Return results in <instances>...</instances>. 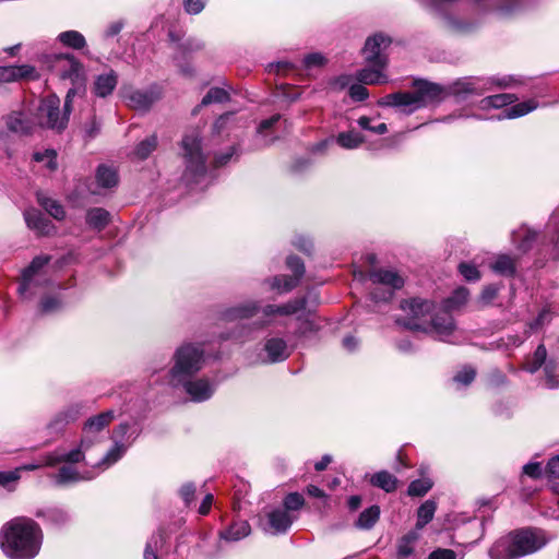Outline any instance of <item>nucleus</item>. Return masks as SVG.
Masks as SVG:
<instances>
[{"label": "nucleus", "instance_id": "obj_1", "mask_svg": "<svg viewBox=\"0 0 559 559\" xmlns=\"http://www.w3.org/2000/svg\"><path fill=\"white\" fill-rule=\"evenodd\" d=\"M41 544V528L29 518H14L1 528L0 546L10 559H33L38 555Z\"/></svg>", "mask_w": 559, "mask_h": 559}, {"label": "nucleus", "instance_id": "obj_2", "mask_svg": "<svg viewBox=\"0 0 559 559\" xmlns=\"http://www.w3.org/2000/svg\"><path fill=\"white\" fill-rule=\"evenodd\" d=\"M401 308L407 316L397 319V324L413 331L435 332L439 340L451 342L450 336L454 332L455 325L449 312L444 311L433 316V302L420 298L405 300Z\"/></svg>", "mask_w": 559, "mask_h": 559}, {"label": "nucleus", "instance_id": "obj_3", "mask_svg": "<svg viewBox=\"0 0 559 559\" xmlns=\"http://www.w3.org/2000/svg\"><path fill=\"white\" fill-rule=\"evenodd\" d=\"M306 298L289 300L284 305H266L262 307L259 301L248 300L226 309L223 313L225 320L251 319L261 313L253 322V329L261 330L274 323L276 316H290L306 308Z\"/></svg>", "mask_w": 559, "mask_h": 559}, {"label": "nucleus", "instance_id": "obj_4", "mask_svg": "<svg viewBox=\"0 0 559 559\" xmlns=\"http://www.w3.org/2000/svg\"><path fill=\"white\" fill-rule=\"evenodd\" d=\"M547 538L542 530L521 528L498 539L489 549L490 559H518L542 549Z\"/></svg>", "mask_w": 559, "mask_h": 559}, {"label": "nucleus", "instance_id": "obj_5", "mask_svg": "<svg viewBox=\"0 0 559 559\" xmlns=\"http://www.w3.org/2000/svg\"><path fill=\"white\" fill-rule=\"evenodd\" d=\"M185 162L182 179L187 185L198 183L206 174V157L202 152L200 131L187 132L181 141Z\"/></svg>", "mask_w": 559, "mask_h": 559}, {"label": "nucleus", "instance_id": "obj_6", "mask_svg": "<svg viewBox=\"0 0 559 559\" xmlns=\"http://www.w3.org/2000/svg\"><path fill=\"white\" fill-rule=\"evenodd\" d=\"M175 364L169 370V383L173 386L180 385L199 372L204 364V349L201 345L187 343L181 345L174 355Z\"/></svg>", "mask_w": 559, "mask_h": 559}, {"label": "nucleus", "instance_id": "obj_7", "mask_svg": "<svg viewBox=\"0 0 559 559\" xmlns=\"http://www.w3.org/2000/svg\"><path fill=\"white\" fill-rule=\"evenodd\" d=\"M74 94V90L68 91L64 100L63 112L60 110V99L58 96L49 95L41 99L36 111L37 124L43 128L56 131L63 130L67 127L69 120V115L71 112V102Z\"/></svg>", "mask_w": 559, "mask_h": 559}, {"label": "nucleus", "instance_id": "obj_8", "mask_svg": "<svg viewBox=\"0 0 559 559\" xmlns=\"http://www.w3.org/2000/svg\"><path fill=\"white\" fill-rule=\"evenodd\" d=\"M50 257L37 255L31 264L22 271L17 292L24 299H31L37 294V288L46 286L48 280L45 266L49 263Z\"/></svg>", "mask_w": 559, "mask_h": 559}, {"label": "nucleus", "instance_id": "obj_9", "mask_svg": "<svg viewBox=\"0 0 559 559\" xmlns=\"http://www.w3.org/2000/svg\"><path fill=\"white\" fill-rule=\"evenodd\" d=\"M510 84L509 79H486V78H463L453 82L449 86V94L460 98L466 99L469 96H479L493 90V86L507 87Z\"/></svg>", "mask_w": 559, "mask_h": 559}, {"label": "nucleus", "instance_id": "obj_10", "mask_svg": "<svg viewBox=\"0 0 559 559\" xmlns=\"http://www.w3.org/2000/svg\"><path fill=\"white\" fill-rule=\"evenodd\" d=\"M369 278L374 285H381L384 288H374L371 292V298L374 301H388L393 297L396 289L404 285L403 277L393 270L379 269L370 272Z\"/></svg>", "mask_w": 559, "mask_h": 559}, {"label": "nucleus", "instance_id": "obj_11", "mask_svg": "<svg viewBox=\"0 0 559 559\" xmlns=\"http://www.w3.org/2000/svg\"><path fill=\"white\" fill-rule=\"evenodd\" d=\"M130 429L128 423H122L114 429L111 436L114 447L104 455L102 461L97 463L98 466L107 468L123 456L127 449L138 437V432H130Z\"/></svg>", "mask_w": 559, "mask_h": 559}, {"label": "nucleus", "instance_id": "obj_12", "mask_svg": "<svg viewBox=\"0 0 559 559\" xmlns=\"http://www.w3.org/2000/svg\"><path fill=\"white\" fill-rule=\"evenodd\" d=\"M392 44V38L383 33H376L366 39L362 55L368 64L386 68V49Z\"/></svg>", "mask_w": 559, "mask_h": 559}, {"label": "nucleus", "instance_id": "obj_13", "mask_svg": "<svg viewBox=\"0 0 559 559\" xmlns=\"http://www.w3.org/2000/svg\"><path fill=\"white\" fill-rule=\"evenodd\" d=\"M115 417V412L111 409L90 417L83 426L82 447L91 448L100 442V432L109 426Z\"/></svg>", "mask_w": 559, "mask_h": 559}, {"label": "nucleus", "instance_id": "obj_14", "mask_svg": "<svg viewBox=\"0 0 559 559\" xmlns=\"http://www.w3.org/2000/svg\"><path fill=\"white\" fill-rule=\"evenodd\" d=\"M295 520V514L278 507L266 512L264 519L261 520L260 525L265 533L278 535L285 534Z\"/></svg>", "mask_w": 559, "mask_h": 559}, {"label": "nucleus", "instance_id": "obj_15", "mask_svg": "<svg viewBox=\"0 0 559 559\" xmlns=\"http://www.w3.org/2000/svg\"><path fill=\"white\" fill-rule=\"evenodd\" d=\"M122 96L129 107L135 110H148L160 98L162 91L156 85L145 90L123 88Z\"/></svg>", "mask_w": 559, "mask_h": 559}, {"label": "nucleus", "instance_id": "obj_16", "mask_svg": "<svg viewBox=\"0 0 559 559\" xmlns=\"http://www.w3.org/2000/svg\"><path fill=\"white\" fill-rule=\"evenodd\" d=\"M263 352L265 357L262 358V361L267 364L284 361L290 355L287 342L280 336L267 337L263 345Z\"/></svg>", "mask_w": 559, "mask_h": 559}, {"label": "nucleus", "instance_id": "obj_17", "mask_svg": "<svg viewBox=\"0 0 559 559\" xmlns=\"http://www.w3.org/2000/svg\"><path fill=\"white\" fill-rule=\"evenodd\" d=\"M185 388L186 393L190 396L193 402H204L209 400L214 391L215 384L210 382L207 379H187L180 383Z\"/></svg>", "mask_w": 559, "mask_h": 559}, {"label": "nucleus", "instance_id": "obj_18", "mask_svg": "<svg viewBox=\"0 0 559 559\" xmlns=\"http://www.w3.org/2000/svg\"><path fill=\"white\" fill-rule=\"evenodd\" d=\"M380 105L408 108L409 112L420 108L415 91L389 94L381 99Z\"/></svg>", "mask_w": 559, "mask_h": 559}, {"label": "nucleus", "instance_id": "obj_19", "mask_svg": "<svg viewBox=\"0 0 559 559\" xmlns=\"http://www.w3.org/2000/svg\"><path fill=\"white\" fill-rule=\"evenodd\" d=\"M24 218L29 229L39 236H48L55 230L53 224L38 210L29 209L24 212Z\"/></svg>", "mask_w": 559, "mask_h": 559}, {"label": "nucleus", "instance_id": "obj_20", "mask_svg": "<svg viewBox=\"0 0 559 559\" xmlns=\"http://www.w3.org/2000/svg\"><path fill=\"white\" fill-rule=\"evenodd\" d=\"M247 120L237 117L234 112H226L217 118L213 126V133L221 136H230L236 128L246 127Z\"/></svg>", "mask_w": 559, "mask_h": 559}, {"label": "nucleus", "instance_id": "obj_21", "mask_svg": "<svg viewBox=\"0 0 559 559\" xmlns=\"http://www.w3.org/2000/svg\"><path fill=\"white\" fill-rule=\"evenodd\" d=\"M82 404H73L59 412L49 423L48 428L52 431H61L70 423L75 421L83 413Z\"/></svg>", "mask_w": 559, "mask_h": 559}, {"label": "nucleus", "instance_id": "obj_22", "mask_svg": "<svg viewBox=\"0 0 559 559\" xmlns=\"http://www.w3.org/2000/svg\"><path fill=\"white\" fill-rule=\"evenodd\" d=\"M415 92L421 108L432 102L439 100L442 95V87L438 84L420 81L416 83Z\"/></svg>", "mask_w": 559, "mask_h": 559}, {"label": "nucleus", "instance_id": "obj_23", "mask_svg": "<svg viewBox=\"0 0 559 559\" xmlns=\"http://www.w3.org/2000/svg\"><path fill=\"white\" fill-rule=\"evenodd\" d=\"M419 539V532L412 530L399 538L396 543L397 559H407L414 554L415 546Z\"/></svg>", "mask_w": 559, "mask_h": 559}, {"label": "nucleus", "instance_id": "obj_24", "mask_svg": "<svg viewBox=\"0 0 559 559\" xmlns=\"http://www.w3.org/2000/svg\"><path fill=\"white\" fill-rule=\"evenodd\" d=\"M118 83L117 74L114 71L99 74L94 82L93 92L98 97H106L110 95L116 88Z\"/></svg>", "mask_w": 559, "mask_h": 559}, {"label": "nucleus", "instance_id": "obj_25", "mask_svg": "<svg viewBox=\"0 0 559 559\" xmlns=\"http://www.w3.org/2000/svg\"><path fill=\"white\" fill-rule=\"evenodd\" d=\"M90 448L82 447V441L80 442V445L76 449H73L72 451L68 453H55L47 455V464L49 466L56 465L60 462H68V463H79L84 460V453Z\"/></svg>", "mask_w": 559, "mask_h": 559}, {"label": "nucleus", "instance_id": "obj_26", "mask_svg": "<svg viewBox=\"0 0 559 559\" xmlns=\"http://www.w3.org/2000/svg\"><path fill=\"white\" fill-rule=\"evenodd\" d=\"M35 69L31 66L0 67V82H13L19 79L28 78Z\"/></svg>", "mask_w": 559, "mask_h": 559}, {"label": "nucleus", "instance_id": "obj_27", "mask_svg": "<svg viewBox=\"0 0 559 559\" xmlns=\"http://www.w3.org/2000/svg\"><path fill=\"white\" fill-rule=\"evenodd\" d=\"M361 69L357 73V80L362 84H382L388 81L386 75L384 74L383 70L385 68H379L376 66Z\"/></svg>", "mask_w": 559, "mask_h": 559}, {"label": "nucleus", "instance_id": "obj_28", "mask_svg": "<svg viewBox=\"0 0 559 559\" xmlns=\"http://www.w3.org/2000/svg\"><path fill=\"white\" fill-rule=\"evenodd\" d=\"M251 527L247 521L234 522L228 528L221 532V537L229 542H238L247 537Z\"/></svg>", "mask_w": 559, "mask_h": 559}, {"label": "nucleus", "instance_id": "obj_29", "mask_svg": "<svg viewBox=\"0 0 559 559\" xmlns=\"http://www.w3.org/2000/svg\"><path fill=\"white\" fill-rule=\"evenodd\" d=\"M538 107V103L535 99H528L519 104L513 105L512 107L506 109L501 115H499L498 119H514L522 116H525Z\"/></svg>", "mask_w": 559, "mask_h": 559}, {"label": "nucleus", "instance_id": "obj_30", "mask_svg": "<svg viewBox=\"0 0 559 559\" xmlns=\"http://www.w3.org/2000/svg\"><path fill=\"white\" fill-rule=\"evenodd\" d=\"M518 100V97L514 94L503 93L490 95L483 98L479 102L480 109H489V108H502L507 105H511Z\"/></svg>", "mask_w": 559, "mask_h": 559}, {"label": "nucleus", "instance_id": "obj_31", "mask_svg": "<svg viewBox=\"0 0 559 559\" xmlns=\"http://www.w3.org/2000/svg\"><path fill=\"white\" fill-rule=\"evenodd\" d=\"M110 221V214L108 211L102 207H94L86 213L87 225L96 230H103Z\"/></svg>", "mask_w": 559, "mask_h": 559}, {"label": "nucleus", "instance_id": "obj_32", "mask_svg": "<svg viewBox=\"0 0 559 559\" xmlns=\"http://www.w3.org/2000/svg\"><path fill=\"white\" fill-rule=\"evenodd\" d=\"M489 267L496 274L501 276H513L515 273V262L507 254L498 255L492 262H490Z\"/></svg>", "mask_w": 559, "mask_h": 559}, {"label": "nucleus", "instance_id": "obj_33", "mask_svg": "<svg viewBox=\"0 0 559 559\" xmlns=\"http://www.w3.org/2000/svg\"><path fill=\"white\" fill-rule=\"evenodd\" d=\"M7 126L11 131L21 134H28L33 130V123L29 122L22 112H12L7 117Z\"/></svg>", "mask_w": 559, "mask_h": 559}, {"label": "nucleus", "instance_id": "obj_34", "mask_svg": "<svg viewBox=\"0 0 559 559\" xmlns=\"http://www.w3.org/2000/svg\"><path fill=\"white\" fill-rule=\"evenodd\" d=\"M37 518H43L49 523L60 526L66 524L70 516L67 511L61 508L51 507L36 512Z\"/></svg>", "mask_w": 559, "mask_h": 559}, {"label": "nucleus", "instance_id": "obj_35", "mask_svg": "<svg viewBox=\"0 0 559 559\" xmlns=\"http://www.w3.org/2000/svg\"><path fill=\"white\" fill-rule=\"evenodd\" d=\"M166 542L165 534L162 530L154 533L146 542L144 549V559H158V552Z\"/></svg>", "mask_w": 559, "mask_h": 559}, {"label": "nucleus", "instance_id": "obj_36", "mask_svg": "<svg viewBox=\"0 0 559 559\" xmlns=\"http://www.w3.org/2000/svg\"><path fill=\"white\" fill-rule=\"evenodd\" d=\"M370 483L386 492H393L396 489L397 479L391 473L381 471L371 476Z\"/></svg>", "mask_w": 559, "mask_h": 559}, {"label": "nucleus", "instance_id": "obj_37", "mask_svg": "<svg viewBox=\"0 0 559 559\" xmlns=\"http://www.w3.org/2000/svg\"><path fill=\"white\" fill-rule=\"evenodd\" d=\"M437 510V503L432 500H426L417 510V523L416 528L419 532L424 528L435 515Z\"/></svg>", "mask_w": 559, "mask_h": 559}, {"label": "nucleus", "instance_id": "obj_38", "mask_svg": "<svg viewBox=\"0 0 559 559\" xmlns=\"http://www.w3.org/2000/svg\"><path fill=\"white\" fill-rule=\"evenodd\" d=\"M299 283L298 276L277 275L270 280L271 288L284 294L293 290Z\"/></svg>", "mask_w": 559, "mask_h": 559}, {"label": "nucleus", "instance_id": "obj_39", "mask_svg": "<svg viewBox=\"0 0 559 559\" xmlns=\"http://www.w3.org/2000/svg\"><path fill=\"white\" fill-rule=\"evenodd\" d=\"M38 203L51 215L53 218L60 221L64 218L66 212L63 206L56 200L43 194H37Z\"/></svg>", "mask_w": 559, "mask_h": 559}, {"label": "nucleus", "instance_id": "obj_40", "mask_svg": "<svg viewBox=\"0 0 559 559\" xmlns=\"http://www.w3.org/2000/svg\"><path fill=\"white\" fill-rule=\"evenodd\" d=\"M96 182L102 188H112L118 183V175L115 169L100 165L96 171Z\"/></svg>", "mask_w": 559, "mask_h": 559}, {"label": "nucleus", "instance_id": "obj_41", "mask_svg": "<svg viewBox=\"0 0 559 559\" xmlns=\"http://www.w3.org/2000/svg\"><path fill=\"white\" fill-rule=\"evenodd\" d=\"M379 516L380 508L378 506H371L359 514L356 526L362 530H369L376 524Z\"/></svg>", "mask_w": 559, "mask_h": 559}, {"label": "nucleus", "instance_id": "obj_42", "mask_svg": "<svg viewBox=\"0 0 559 559\" xmlns=\"http://www.w3.org/2000/svg\"><path fill=\"white\" fill-rule=\"evenodd\" d=\"M157 147V136L152 134L141 141L134 148L133 155L140 159H146Z\"/></svg>", "mask_w": 559, "mask_h": 559}, {"label": "nucleus", "instance_id": "obj_43", "mask_svg": "<svg viewBox=\"0 0 559 559\" xmlns=\"http://www.w3.org/2000/svg\"><path fill=\"white\" fill-rule=\"evenodd\" d=\"M58 39L68 47L82 49L86 45L84 36L78 31H67L59 34Z\"/></svg>", "mask_w": 559, "mask_h": 559}, {"label": "nucleus", "instance_id": "obj_44", "mask_svg": "<svg viewBox=\"0 0 559 559\" xmlns=\"http://www.w3.org/2000/svg\"><path fill=\"white\" fill-rule=\"evenodd\" d=\"M58 60L60 63H63L64 66H69V70L64 71L61 74V76L63 79H66V78L73 79V78L79 76V74L82 70V66L72 55H69V53L60 55Z\"/></svg>", "mask_w": 559, "mask_h": 559}, {"label": "nucleus", "instance_id": "obj_45", "mask_svg": "<svg viewBox=\"0 0 559 559\" xmlns=\"http://www.w3.org/2000/svg\"><path fill=\"white\" fill-rule=\"evenodd\" d=\"M336 142L344 148L353 150L358 147L364 142V139L358 132L348 131L340 133Z\"/></svg>", "mask_w": 559, "mask_h": 559}, {"label": "nucleus", "instance_id": "obj_46", "mask_svg": "<svg viewBox=\"0 0 559 559\" xmlns=\"http://www.w3.org/2000/svg\"><path fill=\"white\" fill-rule=\"evenodd\" d=\"M229 99V94L226 90L221 87H212L209 90L206 95L202 98L201 106H207L210 104H221Z\"/></svg>", "mask_w": 559, "mask_h": 559}, {"label": "nucleus", "instance_id": "obj_47", "mask_svg": "<svg viewBox=\"0 0 559 559\" xmlns=\"http://www.w3.org/2000/svg\"><path fill=\"white\" fill-rule=\"evenodd\" d=\"M469 297V292L465 287H459L455 289L451 297H449L445 301V307L448 309H456L461 306L465 305Z\"/></svg>", "mask_w": 559, "mask_h": 559}, {"label": "nucleus", "instance_id": "obj_48", "mask_svg": "<svg viewBox=\"0 0 559 559\" xmlns=\"http://www.w3.org/2000/svg\"><path fill=\"white\" fill-rule=\"evenodd\" d=\"M20 478L21 468H15L14 471L8 472H0V486L8 489L9 491H13Z\"/></svg>", "mask_w": 559, "mask_h": 559}, {"label": "nucleus", "instance_id": "obj_49", "mask_svg": "<svg viewBox=\"0 0 559 559\" xmlns=\"http://www.w3.org/2000/svg\"><path fill=\"white\" fill-rule=\"evenodd\" d=\"M432 481L428 478L413 480L407 489L409 496L421 497L430 490Z\"/></svg>", "mask_w": 559, "mask_h": 559}, {"label": "nucleus", "instance_id": "obj_50", "mask_svg": "<svg viewBox=\"0 0 559 559\" xmlns=\"http://www.w3.org/2000/svg\"><path fill=\"white\" fill-rule=\"evenodd\" d=\"M56 157L57 154L53 150H46L34 154V159L38 163H44L45 167L50 171L57 169Z\"/></svg>", "mask_w": 559, "mask_h": 559}, {"label": "nucleus", "instance_id": "obj_51", "mask_svg": "<svg viewBox=\"0 0 559 559\" xmlns=\"http://www.w3.org/2000/svg\"><path fill=\"white\" fill-rule=\"evenodd\" d=\"M80 479H83V478L80 477L76 468L73 466H70V465L62 466L59 469L58 475H57V481L60 484L78 481Z\"/></svg>", "mask_w": 559, "mask_h": 559}, {"label": "nucleus", "instance_id": "obj_52", "mask_svg": "<svg viewBox=\"0 0 559 559\" xmlns=\"http://www.w3.org/2000/svg\"><path fill=\"white\" fill-rule=\"evenodd\" d=\"M304 506V498L298 492H292L284 499L282 509L288 510L289 513L299 510Z\"/></svg>", "mask_w": 559, "mask_h": 559}, {"label": "nucleus", "instance_id": "obj_53", "mask_svg": "<svg viewBox=\"0 0 559 559\" xmlns=\"http://www.w3.org/2000/svg\"><path fill=\"white\" fill-rule=\"evenodd\" d=\"M459 272L461 273V275L466 280V281H469V282H477L478 280H480V272L478 271V269L472 264V263H467V262H462L459 264Z\"/></svg>", "mask_w": 559, "mask_h": 559}, {"label": "nucleus", "instance_id": "obj_54", "mask_svg": "<svg viewBox=\"0 0 559 559\" xmlns=\"http://www.w3.org/2000/svg\"><path fill=\"white\" fill-rule=\"evenodd\" d=\"M357 122L360 128L369 130L377 134H384L388 131V127L385 123H379L378 126L371 124V119L366 116L360 117Z\"/></svg>", "mask_w": 559, "mask_h": 559}, {"label": "nucleus", "instance_id": "obj_55", "mask_svg": "<svg viewBox=\"0 0 559 559\" xmlns=\"http://www.w3.org/2000/svg\"><path fill=\"white\" fill-rule=\"evenodd\" d=\"M546 357H547L546 347L544 345L537 346V348L534 353L533 361H532L531 366L528 367V370L531 372H535L536 370H538L542 367V365L545 362Z\"/></svg>", "mask_w": 559, "mask_h": 559}, {"label": "nucleus", "instance_id": "obj_56", "mask_svg": "<svg viewBox=\"0 0 559 559\" xmlns=\"http://www.w3.org/2000/svg\"><path fill=\"white\" fill-rule=\"evenodd\" d=\"M325 61L326 59L322 53L312 52L304 58L302 63L306 69H312L324 66Z\"/></svg>", "mask_w": 559, "mask_h": 559}, {"label": "nucleus", "instance_id": "obj_57", "mask_svg": "<svg viewBox=\"0 0 559 559\" xmlns=\"http://www.w3.org/2000/svg\"><path fill=\"white\" fill-rule=\"evenodd\" d=\"M287 267L294 272L293 276H298L300 280L305 273V265L300 258L290 255L286 260Z\"/></svg>", "mask_w": 559, "mask_h": 559}, {"label": "nucleus", "instance_id": "obj_58", "mask_svg": "<svg viewBox=\"0 0 559 559\" xmlns=\"http://www.w3.org/2000/svg\"><path fill=\"white\" fill-rule=\"evenodd\" d=\"M475 376L476 371L472 367H464L455 374L454 381L467 385L475 379Z\"/></svg>", "mask_w": 559, "mask_h": 559}, {"label": "nucleus", "instance_id": "obj_59", "mask_svg": "<svg viewBox=\"0 0 559 559\" xmlns=\"http://www.w3.org/2000/svg\"><path fill=\"white\" fill-rule=\"evenodd\" d=\"M368 95V90L361 84H353L349 87V96L356 102L365 100Z\"/></svg>", "mask_w": 559, "mask_h": 559}, {"label": "nucleus", "instance_id": "obj_60", "mask_svg": "<svg viewBox=\"0 0 559 559\" xmlns=\"http://www.w3.org/2000/svg\"><path fill=\"white\" fill-rule=\"evenodd\" d=\"M206 0H183V7L187 13L198 14L205 7Z\"/></svg>", "mask_w": 559, "mask_h": 559}, {"label": "nucleus", "instance_id": "obj_61", "mask_svg": "<svg viewBox=\"0 0 559 559\" xmlns=\"http://www.w3.org/2000/svg\"><path fill=\"white\" fill-rule=\"evenodd\" d=\"M428 559H457V555L452 549L437 548L429 554Z\"/></svg>", "mask_w": 559, "mask_h": 559}, {"label": "nucleus", "instance_id": "obj_62", "mask_svg": "<svg viewBox=\"0 0 559 559\" xmlns=\"http://www.w3.org/2000/svg\"><path fill=\"white\" fill-rule=\"evenodd\" d=\"M61 307L60 301L53 297H45L40 302L41 311L45 313L53 312Z\"/></svg>", "mask_w": 559, "mask_h": 559}, {"label": "nucleus", "instance_id": "obj_63", "mask_svg": "<svg viewBox=\"0 0 559 559\" xmlns=\"http://www.w3.org/2000/svg\"><path fill=\"white\" fill-rule=\"evenodd\" d=\"M536 237L537 234L535 231L525 230L521 241L519 242V248L523 251L528 250L532 247L533 241H535Z\"/></svg>", "mask_w": 559, "mask_h": 559}, {"label": "nucleus", "instance_id": "obj_64", "mask_svg": "<svg viewBox=\"0 0 559 559\" xmlns=\"http://www.w3.org/2000/svg\"><path fill=\"white\" fill-rule=\"evenodd\" d=\"M546 472L549 476L559 478V455L549 460Z\"/></svg>", "mask_w": 559, "mask_h": 559}]
</instances>
